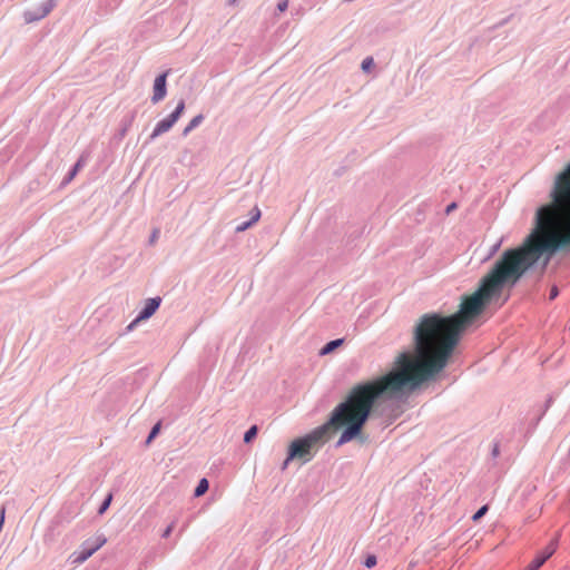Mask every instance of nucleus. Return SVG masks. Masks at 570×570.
I'll list each match as a JSON object with an SVG mask.
<instances>
[{"label": "nucleus", "mask_w": 570, "mask_h": 570, "mask_svg": "<svg viewBox=\"0 0 570 570\" xmlns=\"http://www.w3.org/2000/svg\"><path fill=\"white\" fill-rule=\"evenodd\" d=\"M106 543V538L98 537L96 543L89 548H83L80 552L73 554V563L80 564L89 559L97 550Z\"/></svg>", "instance_id": "nucleus-7"}, {"label": "nucleus", "mask_w": 570, "mask_h": 570, "mask_svg": "<svg viewBox=\"0 0 570 570\" xmlns=\"http://www.w3.org/2000/svg\"><path fill=\"white\" fill-rule=\"evenodd\" d=\"M257 434V426L253 425L244 435V442H250Z\"/></svg>", "instance_id": "nucleus-14"}, {"label": "nucleus", "mask_w": 570, "mask_h": 570, "mask_svg": "<svg viewBox=\"0 0 570 570\" xmlns=\"http://www.w3.org/2000/svg\"><path fill=\"white\" fill-rule=\"evenodd\" d=\"M160 302H161L160 297L147 299L145 307L141 309V312L135 318V321L128 326V328L130 330L135 325H137L139 322L151 317L155 314V312L158 309Z\"/></svg>", "instance_id": "nucleus-6"}, {"label": "nucleus", "mask_w": 570, "mask_h": 570, "mask_svg": "<svg viewBox=\"0 0 570 570\" xmlns=\"http://www.w3.org/2000/svg\"><path fill=\"white\" fill-rule=\"evenodd\" d=\"M488 511V507L483 505L481 507L472 517L473 521H479Z\"/></svg>", "instance_id": "nucleus-17"}, {"label": "nucleus", "mask_w": 570, "mask_h": 570, "mask_svg": "<svg viewBox=\"0 0 570 570\" xmlns=\"http://www.w3.org/2000/svg\"><path fill=\"white\" fill-rule=\"evenodd\" d=\"M373 66H374V60H373V58H372V57H367V58H365V59L363 60V62H362V69H363L364 71H370V70H371V68H372Z\"/></svg>", "instance_id": "nucleus-16"}, {"label": "nucleus", "mask_w": 570, "mask_h": 570, "mask_svg": "<svg viewBox=\"0 0 570 570\" xmlns=\"http://www.w3.org/2000/svg\"><path fill=\"white\" fill-rule=\"evenodd\" d=\"M455 207H456L455 203L450 204V205L448 206V208H446V213L452 212Z\"/></svg>", "instance_id": "nucleus-23"}, {"label": "nucleus", "mask_w": 570, "mask_h": 570, "mask_svg": "<svg viewBox=\"0 0 570 570\" xmlns=\"http://www.w3.org/2000/svg\"><path fill=\"white\" fill-rule=\"evenodd\" d=\"M570 245V228L551 202L537 213V225L523 244L505 250L482 278L479 288L465 296L460 309L449 317L463 334L484 311L487 304L501 294L504 285H514L543 253L550 255Z\"/></svg>", "instance_id": "nucleus-1"}, {"label": "nucleus", "mask_w": 570, "mask_h": 570, "mask_svg": "<svg viewBox=\"0 0 570 570\" xmlns=\"http://www.w3.org/2000/svg\"><path fill=\"white\" fill-rule=\"evenodd\" d=\"M185 111V101L180 100L176 109L166 118L160 120L153 130L151 138H156L159 135L168 131L181 117Z\"/></svg>", "instance_id": "nucleus-4"}, {"label": "nucleus", "mask_w": 570, "mask_h": 570, "mask_svg": "<svg viewBox=\"0 0 570 570\" xmlns=\"http://www.w3.org/2000/svg\"><path fill=\"white\" fill-rule=\"evenodd\" d=\"M259 218H261V210H259L258 207H254L253 210H252V219L249 222H246V223H243V224L238 225L236 227V232H244V230H246L253 224L258 222Z\"/></svg>", "instance_id": "nucleus-9"}, {"label": "nucleus", "mask_w": 570, "mask_h": 570, "mask_svg": "<svg viewBox=\"0 0 570 570\" xmlns=\"http://www.w3.org/2000/svg\"><path fill=\"white\" fill-rule=\"evenodd\" d=\"M208 487L209 484L207 479H202L195 489V497H202L203 494H205L208 490Z\"/></svg>", "instance_id": "nucleus-12"}, {"label": "nucleus", "mask_w": 570, "mask_h": 570, "mask_svg": "<svg viewBox=\"0 0 570 570\" xmlns=\"http://www.w3.org/2000/svg\"><path fill=\"white\" fill-rule=\"evenodd\" d=\"M203 121V115H197L194 117L189 124L183 130V135L187 136L194 128H196Z\"/></svg>", "instance_id": "nucleus-11"}, {"label": "nucleus", "mask_w": 570, "mask_h": 570, "mask_svg": "<svg viewBox=\"0 0 570 570\" xmlns=\"http://www.w3.org/2000/svg\"><path fill=\"white\" fill-rule=\"evenodd\" d=\"M49 11H50V8H49V9H47V10L43 12V16H46L47 13H49Z\"/></svg>", "instance_id": "nucleus-25"}, {"label": "nucleus", "mask_w": 570, "mask_h": 570, "mask_svg": "<svg viewBox=\"0 0 570 570\" xmlns=\"http://www.w3.org/2000/svg\"><path fill=\"white\" fill-rule=\"evenodd\" d=\"M461 335L449 316L426 313L413 330L414 355L400 354L393 371L358 384L376 405L406 387L414 389L446 367Z\"/></svg>", "instance_id": "nucleus-2"}, {"label": "nucleus", "mask_w": 570, "mask_h": 570, "mask_svg": "<svg viewBox=\"0 0 570 570\" xmlns=\"http://www.w3.org/2000/svg\"><path fill=\"white\" fill-rule=\"evenodd\" d=\"M237 0H229L230 4H235Z\"/></svg>", "instance_id": "nucleus-24"}, {"label": "nucleus", "mask_w": 570, "mask_h": 570, "mask_svg": "<svg viewBox=\"0 0 570 570\" xmlns=\"http://www.w3.org/2000/svg\"><path fill=\"white\" fill-rule=\"evenodd\" d=\"M558 295V289L553 287L550 293V298L553 299Z\"/></svg>", "instance_id": "nucleus-21"}, {"label": "nucleus", "mask_w": 570, "mask_h": 570, "mask_svg": "<svg viewBox=\"0 0 570 570\" xmlns=\"http://www.w3.org/2000/svg\"><path fill=\"white\" fill-rule=\"evenodd\" d=\"M376 564V557L375 556H368L365 560V566L367 568H372Z\"/></svg>", "instance_id": "nucleus-18"}, {"label": "nucleus", "mask_w": 570, "mask_h": 570, "mask_svg": "<svg viewBox=\"0 0 570 570\" xmlns=\"http://www.w3.org/2000/svg\"><path fill=\"white\" fill-rule=\"evenodd\" d=\"M80 168V161H78L76 165H75V168L71 173V176L76 175V173L78 171V169Z\"/></svg>", "instance_id": "nucleus-22"}, {"label": "nucleus", "mask_w": 570, "mask_h": 570, "mask_svg": "<svg viewBox=\"0 0 570 570\" xmlns=\"http://www.w3.org/2000/svg\"><path fill=\"white\" fill-rule=\"evenodd\" d=\"M111 500H112V494L109 493L107 495V498L105 499V501L102 502L101 507L99 508V511H98L99 514H102L109 508Z\"/></svg>", "instance_id": "nucleus-15"}, {"label": "nucleus", "mask_w": 570, "mask_h": 570, "mask_svg": "<svg viewBox=\"0 0 570 570\" xmlns=\"http://www.w3.org/2000/svg\"><path fill=\"white\" fill-rule=\"evenodd\" d=\"M343 344V340L342 338H338V340H334V341H331L328 342L327 344H325L322 350H321V355H326V354H330L332 353L335 348H337L338 346H341Z\"/></svg>", "instance_id": "nucleus-10"}, {"label": "nucleus", "mask_w": 570, "mask_h": 570, "mask_svg": "<svg viewBox=\"0 0 570 570\" xmlns=\"http://www.w3.org/2000/svg\"><path fill=\"white\" fill-rule=\"evenodd\" d=\"M557 539L552 540L535 558L528 564L525 570H539L543 563L556 552Z\"/></svg>", "instance_id": "nucleus-5"}, {"label": "nucleus", "mask_w": 570, "mask_h": 570, "mask_svg": "<svg viewBox=\"0 0 570 570\" xmlns=\"http://www.w3.org/2000/svg\"><path fill=\"white\" fill-rule=\"evenodd\" d=\"M171 531H173V525H169V527L165 530V532H164V537H165V538L169 537V534L171 533Z\"/></svg>", "instance_id": "nucleus-20"}, {"label": "nucleus", "mask_w": 570, "mask_h": 570, "mask_svg": "<svg viewBox=\"0 0 570 570\" xmlns=\"http://www.w3.org/2000/svg\"><path fill=\"white\" fill-rule=\"evenodd\" d=\"M159 431H160V422L155 424L154 428L151 429V431L146 440V444H150V442L158 435Z\"/></svg>", "instance_id": "nucleus-13"}, {"label": "nucleus", "mask_w": 570, "mask_h": 570, "mask_svg": "<svg viewBox=\"0 0 570 570\" xmlns=\"http://www.w3.org/2000/svg\"><path fill=\"white\" fill-rule=\"evenodd\" d=\"M376 406L360 384L352 386L344 400L331 412L326 423L289 444L283 470L292 460L309 461L313 449L328 441L332 434L341 428L344 430L337 441L338 446L357 438Z\"/></svg>", "instance_id": "nucleus-3"}, {"label": "nucleus", "mask_w": 570, "mask_h": 570, "mask_svg": "<svg viewBox=\"0 0 570 570\" xmlns=\"http://www.w3.org/2000/svg\"><path fill=\"white\" fill-rule=\"evenodd\" d=\"M288 7V1L287 0H282L281 2H278L277 4V9L281 11V12H284Z\"/></svg>", "instance_id": "nucleus-19"}, {"label": "nucleus", "mask_w": 570, "mask_h": 570, "mask_svg": "<svg viewBox=\"0 0 570 570\" xmlns=\"http://www.w3.org/2000/svg\"><path fill=\"white\" fill-rule=\"evenodd\" d=\"M168 76V71L159 75L154 82V95H153V102H158L163 100L166 96V79Z\"/></svg>", "instance_id": "nucleus-8"}]
</instances>
